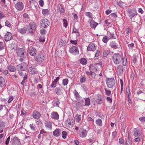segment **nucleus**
Returning <instances> with one entry per match:
<instances>
[{
  "label": "nucleus",
  "mask_w": 145,
  "mask_h": 145,
  "mask_svg": "<svg viewBox=\"0 0 145 145\" xmlns=\"http://www.w3.org/2000/svg\"><path fill=\"white\" fill-rule=\"evenodd\" d=\"M55 91L56 93L58 95L60 94L61 93V89H60V88H56V89Z\"/></svg>",
  "instance_id": "c03bdc74"
},
{
  "label": "nucleus",
  "mask_w": 145,
  "mask_h": 145,
  "mask_svg": "<svg viewBox=\"0 0 145 145\" xmlns=\"http://www.w3.org/2000/svg\"><path fill=\"white\" fill-rule=\"evenodd\" d=\"M110 45L111 46L114 48L116 49L118 48V45L114 42L112 41L110 42Z\"/></svg>",
  "instance_id": "c85d7f7f"
},
{
  "label": "nucleus",
  "mask_w": 145,
  "mask_h": 145,
  "mask_svg": "<svg viewBox=\"0 0 145 145\" xmlns=\"http://www.w3.org/2000/svg\"><path fill=\"white\" fill-rule=\"evenodd\" d=\"M85 16L89 18H92L93 15L91 13L89 12H86L85 13Z\"/></svg>",
  "instance_id": "c9c22d12"
},
{
  "label": "nucleus",
  "mask_w": 145,
  "mask_h": 145,
  "mask_svg": "<svg viewBox=\"0 0 145 145\" xmlns=\"http://www.w3.org/2000/svg\"><path fill=\"white\" fill-rule=\"evenodd\" d=\"M13 38L12 33L10 32H8L4 36V39L6 41L11 40Z\"/></svg>",
  "instance_id": "9b49d317"
},
{
  "label": "nucleus",
  "mask_w": 145,
  "mask_h": 145,
  "mask_svg": "<svg viewBox=\"0 0 145 145\" xmlns=\"http://www.w3.org/2000/svg\"><path fill=\"white\" fill-rule=\"evenodd\" d=\"M61 132L60 130L59 129H56L53 132L54 136L56 137H58L60 135Z\"/></svg>",
  "instance_id": "a878e982"
},
{
  "label": "nucleus",
  "mask_w": 145,
  "mask_h": 145,
  "mask_svg": "<svg viewBox=\"0 0 145 145\" xmlns=\"http://www.w3.org/2000/svg\"><path fill=\"white\" fill-rule=\"evenodd\" d=\"M110 39V38L109 37L107 36H105L103 37L102 41L104 43H106Z\"/></svg>",
  "instance_id": "2f4dec72"
},
{
  "label": "nucleus",
  "mask_w": 145,
  "mask_h": 145,
  "mask_svg": "<svg viewBox=\"0 0 145 145\" xmlns=\"http://www.w3.org/2000/svg\"><path fill=\"white\" fill-rule=\"evenodd\" d=\"M105 93L107 95H111V92L108 89L106 88H105Z\"/></svg>",
  "instance_id": "37998d69"
},
{
  "label": "nucleus",
  "mask_w": 145,
  "mask_h": 145,
  "mask_svg": "<svg viewBox=\"0 0 145 145\" xmlns=\"http://www.w3.org/2000/svg\"><path fill=\"white\" fill-rule=\"evenodd\" d=\"M46 31L45 29H42L40 31V33L42 35H45L46 33Z\"/></svg>",
  "instance_id": "bf43d9fd"
},
{
  "label": "nucleus",
  "mask_w": 145,
  "mask_h": 145,
  "mask_svg": "<svg viewBox=\"0 0 145 145\" xmlns=\"http://www.w3.org/2000/svg\"><path fill=\"white\" fill-rule=\"evenodd\" d=\"M13 99V97L12 96H10V97L8 101V103H10Z\"/></svg>",
  "instance_id": "4d7b16f0"
},
{
  "label": "nucleus",
  "mask_w": 145,
  "mask_h": 145,
  "mask_svg": "<svg viewBox=\"0 0 145 145\" xmlns=\"http://www.w3.org/2000/svg\"><path fill=\"white\" fill-rule=\"evenodd\" d=\"M5 25L8 27H10L11 26V24L8 21H6L5 22Z\"/></svg>",
  "instance_id": "0e129e2a"
},
{
  "label": "nucleus",
  "mask_w": 145,
  "mask_h": 145,
  "mask_svg": "<svg viewBox=\"0 0 145 145\" xmlns=\"http://www.w3.org/2000/svg\"><path fill=\"white\" fill-rule=\"evenodd\" d=\"M90 104V99L89 98H87L85 100V105L86 106H89Z\"/></svg>",
  "instance_id": "a19ab883"
},
{
  "label": "nucleus",
  "mask_w": 145,
  "mask_h": 145,
  "mask_svg": "<svg viewBox=\"0 0 145 145\" xmlns=\"http://www.w3.org/2000/svg\"><path fill=\"white\" fill-rule=\"evenodd\" d=\"M133 135L135 137H141L142 135V132L140 129H137L134 130Z\"/></svg>",
  "instance_id": "2eb2a0df"
},
{
  "label": "nucleus",
  "mask_w": 145,
  "mask_h": 145,
  "mask_svg": "<svg viewBox=\"0 0 145 145\" xmlns=\"http://www.w3.org/2000/svg\"><path fill=\"white\" fill-rule=\"evenodd\" d=\"M87 132L85 130H82L79 134L80 136L82 138L86 137L87 135Z\"/></svg>",
  "instance_id": "5701e85b"
},
{
  "label": "nucleus",
  "mask_w": 145,
  "mask_h": 145,
  "mask_svg": "<svg viewBox=\"0 0 145 145\" xmlns=\"http://www.w3.org/2000/svg\"><path fill=\"white\" fill-rule=\"evenodd\" d=\"M69 82L68 79L67 78L64 79L63 80L62 83L63 84L64 86H67Z\"/></svg>",
  "instance_id": "ea45409f"
},
{
  "label": "nucleus",
  "mask_w": 145,
  "mask_h": 145,
  "mask_svg": "<svg viewBox=\"0 0 145 145\" xmlns=\"http://www.w3.org/2000/svg\"><path fill=\"white\" fill-rule=\"evenodd\" d=\"M42 12V14L44 16L48 15L49 14V10L48 9H43Z\"/></svg>",
  "instance_id": "e433bc0d"
},
{
  "label": "nucleus",
  "mask_w": 145,
  "mask_h": 145,
  "mask_svg": "<svg viewBox=\"0 0 145 145\" xmlns=\"http://www.w3.org/2000/svg\"><path fill=\"white\" fill-rule=\"evenodd\" d=\"M74 119L76 122H80L81 120V115L77 114L75 116Z\"/></svg>",
  "instance_id": "c756f323"
},
{
  "label": "nucleus",
  "mask_w": 145,
  "mask_h": 145,
  "mask_svg": "<svg viewBox=\"0 0 145 145\" xmlns=\"http://www.w3.org/2000/svg\"><path fill=\"white\" fill-rule=\"evenodd\" d=\"M128 13V16L131 19L135 15H137V14L136 11L134 9H130L129 10Z\"/></svg>",
  "instance_id": "9d476101"
},
{
  "label": "nucleus",
  "mask_w": 145,
  "mask_h": 145,
  "mask_svg": "<svg viewBox=\"0 0 145 145\" xmlns=\"http://www.w3.org/2000/svg\"><path fill=\"white\" fill-rule=\"evenodd\" d=\"M102 99L101 98L97 99L96 100V102L97 104H101L102 102Z\"/></svg>",
  "instance_id": "3c124183"
},
{
  "label": "nucleus",
  "mask_w": 145,
  "mask_h": 145,
  "mask_svg": "<svg viewBox=\"0 0 145 145\" xmlns=\"http://www.w3.org/2000/svg\"><path fill=\"white\" fill-rule=\"evenodd\" d=\"M69 52L74 55L79 54L78 49L76 46H72L71 47L69 50Z\"/></svg>",
  "instance_id": "39448f33"
},
{
  "label": "nucleus",
  "mask_w": 145,
  "mask_h": 145,
  "mask_svg": "<svg viewBox=\"0 0 145 145\" xmlns=\"http://www.w3.org/2000/svg\"><path fill=\"white\" fill-rule=\"evenodd\" d=\"M139 120L141 121H145V117H143L140 118H139Z\"/></svg>",
  "instance_id": "774afa93"
},
{
  "label": "nucleus",
  "mask_w": 145,
  "mask_h": 145,
  "mask_svg": "<svg viewBox=\"0 0 145 145\" xmlns=\"http://www.w3.org/2000/svg\"><path fill=\"white\" fill-rule=\"evenodd\" d=\"M110 39H115L116 37L115 36L114 34L113 33H110Z\"/></svg>",
  "instance_id": "69168bd1"
},
{
  "label": "nucleus",
  "mask_w": 145,
  "mask_h": 145,
  "mask_svg": "<svg viewBox=\"0 0 145 145\" xmlns=\"http://www.w3.org/2000/svg\"><path fill=\"white\" fill-rule=\"evenodd\" d=\"M5 127V124L3 121L0 120V133H2Z\"/></svg>",
  "instance_id": "412c9836"
},
{
  "label": "nucleus",
  "mask_w": 145,
  "mask_h": 145,
  "mask_svg": "<svg viewBox=\"0 0 145 145\" xmlns=\"http://www.w3.org/2000/svg\"><path fill=\"white\" fill-rule=\"evenodd\" d=\"M96 123L97 125L100 126L102 125V120L100 118H99L96 120Z\"/></svg>",
  "instance_id": "72a5a7b5"
},
{
  "label": "nucleus",
  "mask_w": 145,
  "mask_h": 145,
  "mask_svg": "<svg viewBox=\"0 0 145 145\" xmlns=\"http://www.w3.org/2000/svg\"><path fill=\"white\" fill-rule=\"evenodd\" d=\"M15 6L17 10L20 11L23 9L24 6L23 3L22 2L18 1L15 5Z\"/></svg>",
  "instance_id": "0eeeda50"
},
{
  "label": "nucleus",
  "mask_w": 145,
  "mask_h": 145,
  "mask_svg": "<svg viewBox=\"0 0 145 145\" xmlns=\"http://www.w3.org/2000/svg\"><path fill=\"white\" fill-rule=\"evenodd\" d=\"M4 48V44L2 42H0V50H2Z\"/></svg>",
  "instance_id": "5fc2aeb1"
},
{
  "label": "nucleus",
  "mask_w": 145,
  "mask_h": 145,
  "mask_svg": "<svg viewBox=\"0 0 145 145\" xmlns=\"http://www.w3.org/2000/svg\"><path fill=\"white\" fill-rule=\"evenodd\" d=\"M39 3L41 7H43L44 4V1L43 0H40L39 2Z\"/></svg>",
  "instance_id": "603ef678"
},
{
  "label": "nucleus",
  "mask_w": 145,
  "mask_h": 145,
  "mask_svg": "<svg viewBox=\"0 0 145 145\" xmlns=\"http://www.w3.org/2000/svg\"><path fill=\"white\" fill-rule=\"evenodd\" d=\"M50 116L54 120H58L59 118V115L57 112H52Z\"/></svg>",
  "instance_id": "f3484780"
},
{
  "label": "nucleus",
  "mask_w": 145,
  "mask_h": 145,
  "mask_svg": "<svg viewBox=\"0 0 145 145\" xmlns=\"http://www.w3.org/2000/svg\"><path fill=\"white\" fill-rule=\"evenodd\" d=\"M44 58V56L41 54H37L35 57V59L38 62L43 61Z\"/></svg>",
  "instance_id": "6e6552de"
},
{
  "label": "nucleus",
  "mask_w": 145,
  "mask_h": 145,
  "mask_svg": "<svg viewBox=\"0 0 145 145\" xmlns=\"http://www.w3.org/2000/svg\"><path fill=\"white\" fill-rule=\"evenodd\" d=\"M119 142L120 144H124V140L122 138H120L119 139Z\"/></svg>",
  "instance_id": "052dcab7"
},
{
  "label": "nucleus",
  "mask_w": 145,
  "mask_h": 145,
  "mask_svg": "<svg viewBox=\"0 0 145 145\" xmlns=\"http://www.w3.org/2000/svg\"><path fill=\"white\" fill-rule=\"evenodd\" d=\"M45 125L46 128L50 130L52 129V123L50 121H46L45 122Z\"/></svg>",
  "instance_id": "4be33fe9"
},
{
  "label": "nucleus",
  "mask_w": 145,
  "mask_h": 145,
  "mask_svg": "<svg viewBox=\"0 0 145 145\" xmlns=\"http://www.w3.org/2000/svg\"><path fill=\"white\" fill-rule=\"evenodd\" d=\"M65 124L67 127H69L70 126H72L73 125V123L72 122L71 119H68L66 121Z\"/></svg>",
  "instance_id": "393cba45"
},
{
  "label": "nucleus",
  "mask_w": 145,
  "mask_h": 145,
  "mask_svg": "<svg viewBox=\"0 0 145 145\" xmlns=\"http://www.w3.org/2000/svg\"><path fill=\"white\" fill-rule=\"evenodd\" d=\"M140 139L141 138L140 137H137L134 140L136 142H138L140 141Z\"/></svg>",
  "instance_id": "338daca9"
},
{
  "label": "nucleus",
  "mask_w": 145,
  "mask_h": 145,
  "mask_svg": "<svg viewBox=\"0 0 145 145\" xmlns=\"http://www.w3.org/2000/svg\"><path fill=\"white\" fill-rule=\"evenodd\" d=\"M24 50L23 48H20L17 52V54L18 56L25 58V56L24 55Z\"/></svg>",
  "instance_id": "f8f14e48"
},
{
  "label": "nucleus",
  "mask_w": 145,
  "mask_h": 145,
  "mask_svg": "<svg viewBox=\"0 0 145 145\" xmlns=\"http://www.w3.org/2000/svg\"><path fill=\"white\" fill-rule=\"evenodd\" d=\"M87 49L88 51H94L96 50V46L94 44H90L89 45Z\"/></svg>",
  "instance_id": "4468645a"
},
{
  "label": "nucleus",
  "mask_w": 145,
  "mask_h": 145,
  "mask_svg": "<svg viewBox=\"0 0 145 145\" xmlns=\"http://www.w3.org/2000/svg\"><path fill=\"white\" fill-rule=\"evenodd\" d=\"M5 84V81L4 78L0 76V86L2 87L4 86Z\"/></svg>",
  "instance_id": "bb28decb"
},
{
  "label": "nucleus",
  "mask_w": 145,
  "mask_h": 145,
  "mask_svg": "<svg viewBox=\"0 0 145 145\" xmlns=\"http://www.w3.org/2000/svg\"><path fill=\"white\" fill-rule=\"evenodd\" d=\"M37 25L33 22H31L29 24L28 30L30 32H32L33 31L35 30L37 28Z\"/></svg>",
  "instance_id": "1a4fd4ad"
},
{
  "label": "nucleus",
  "mask_w": 145,
  "mask_h": 145,
  "mask_svg": "<svg viewBox=\"0 0 145 145\" xmlns=\"http://www.w3.org/2000/svg\"><path fill=\"white\" fill-rule=\"evenodd\" d=\"M93 67V71L95 72L97 71L101 68L102 63H99L95 64Z\"/></svg>",
  "instance_id": "ddd939ff"
},
{
  "label": "nucleus",
  "mask_w": 145,
  "mask_h": 145,
  "mask_svg": "<svg viewBox=\"0 0 145 145\" xmlns=\"http://www.w3.org/2000/svg\"><path fill=\"white\" fill-rule=\"evenodd\" d=\"M36 49L33 47L30 48L29 49V54L32 56H34L36 53Z\"/></svg>",
  "instance_id": "a211bd4d"
},
{
  "label": "nucleus",
  "mask_w": 145,
  "mask_h": 145,
  "mask_svg": "<svg viewBox=\"0 0 145 145\" xmlns=\"http://www.w3.org/2000/svg\"><path fill=\"white\" fill-rule=\"evenodd\" d=\"M132 144V142L131 140H130L129 134L128 135V139L126 140V145H131Z\"/></svg>",
  "instance_id": "58836bf2"
},
{
  "label": "nucleus",
  "mask_w": 145,
  "mask_h": 145,
  "mask_svg": "<svg viewBox=\"0 0 145 145\" xmlns=\"http://www.w3.org/2000/svg\"><path fill=\"white\" fill-rule=\"evenodd\" d=\"M67 135V133L66 131H64L62 132V137L63 138H66Z\"/></svg>",
  "instance_id": "a18cd8bd"
},
{
  "label": "nucleus",
  "mask_w": 145,
  "mask_h": 145,
  "mask_svg": "<svg viewBox=\"0 0 145 145\" xmlns=\"http://www.w3.org/2000/svg\"><path fill=\"white\" fill-rule=\"evenodd\" d=\"M8 69L10 72H14L16 71L15 67L12 65L8 66Z\"/></svg>",
  "instance_id": "f704fd0d"
},
{
  "label": "nucleus",
  "mask_w": 145,
  "mask_h": 145,
  "mask_svg": "<svg viewBox=\"0 0 145 145\" xmlns=\"http://www.w3.org/2000/svg\"><path fill=\"white\" fill-rule=\"evenodd\" d=\"M29 72L31 74H36L37 72L36 69L34 67H30L29 69Z\"/></svg>",
  "instance_id": "6ab92c4d"
},
{
  "label": "nucleus",
  "mask_w": 145,
  "mask_h": 145,
  "mask_svg": "<svg viewBox=\"0 0 145 145\" xmlns=\"http://www.w3.org/2000/svg\"><path fill=\"white\" fill-rule=\"evenodd\" d=\"M29 1L30 5H35L36 3V0H29Z\"/></svg>",
  "instance_id": "6e6d98bb"
},
{
  "label": "nucleus",
  "mask_w": 145,
  "mask_h": 145,
  "mask_svg": "<svg viewBox=\"0 0 145 145\" xmlns=\"http://www.w3.org/2000/svg\"><path fill=\"white\" fill-rule=\"evenodd\" d=\"M59 77H57L55 79L54 81L52 82L51 85V87L52 88H55L56 86V84L57 82L59 81Z\"/></svg>",
  "instance_id": "b1692460"
},
{
  "label": "nucleus",
  "mask_w": 145,
  "mask_h": 145,
  "mask_svg": "<svg viewBox=\"0 0 145 145\" xmlns=\"http://www.w3.org/2000/svg\"><path fill=\"white\" fill-rule=\"evenodd\" d=\"M63 26L66 27L68 25V23L67 20L66 19H64L63 20Z\"/></svg>",
  "instance_id": "09e8293b"
},
{
  "label": "nucleus",
  "mask_w": 145,
  "mask_h": 145,
  "mask_svg": "<svg viewBox=\"0 0 145 145\" xmlns=\"http://www.w3.org/2000/svg\"><path fill=\"white\" fill-rule=\"evenodd\" d=\"M27 29L25 27L19 29L18 30V31L22 34H24L25 33Z\"/></svg>",
  "instance_id": "7c9ffc66"
},
{
  "label": "nucleus",
  "mask_w": 145,
  "mask_h": 145,
  "mask_svg": "<svg viewBox=\"0 0 145 145\" xmlns=\"http://www.w3.org/2000/svg\"><path fill=\"white\" fill-rule=\"evenodd\" d=\"M123 67L121 65H119L117 67V72L119 75L122 73L123 72Z\"/></svg>",
  "instance_id": "aec40b11"
},
{
  "label": "nucleus",
  "mask_w": 145,
  "mask_h": 145,
  "mask_svg": "<svg viewBox=\"0 0 145 145\" xmlns=\"http://www.w3.org/2000/svg\"><path fill=\"white\" fill-rule=\"evenodd\" d=\"M40 24L41 27L42 28H45L50 24V22L46 19H42L40 20Z\"/></svg>",
  "instance_id": "7ed1b4c3"
},
{
  "label": "nucleus",
  "mask_w": 145,
  "mask_h": 145,
  "mask_svg": "<svg viewBox=\"0 0 145 145\" xmlns=\"http://www.w3.org/2000/svg\"><path fill=\"white\" fill-rule=\"evenodd\" d=\"M107 86L108 88H111L115 85V81L113 78H107L106 80Z\"/></svg>",
  "instance_id": "f03ea898"
},
{
  "label": "nucleus",
  "mask_w": 145,
  "mask_h": 145,
  "mask_svg": "<svg viewBox=\"0 0 145 145\" xmlns=\"http://www.w3.org/2000/svg\"><path fill=\"white\" fill-rule=\"evenodd\" d=\"M10 143L12 145H18L20 144V139L16 137H13L11 139Z\"/></svg>",
  "instance_id": "20e7f679"
},
{
  "label": "nucleus",
  "mask_w": 145,
  "mask_h": 145,
  "mask_svg": "<svg viewBox=\"0 0 145 145\" xmlns=\"http://www.w3.org/2000/svg\"><path fill=\"white\" fill-rule=\"evenodd\" d=\"M112 60L115 65L120 64L122 61V63L123 66H125L127 65V59L126 56H124L123 58L122 56L119 53L114 54L112 56Z\"/></svg>",
  "instance_id": "f257e3e1"
},
{
  "label": "nucleus",
  "mask_w": 145,
  "mask_h": 145,
  "mask_svg": "<svg viewBox=\"0 0 145 145\" xmlns=\"http://www.w3.org/2000/svg\"><path fill=\"white\" fill-rule=\"evenodd\" d=\"M70 42L72 44H73L74 45H76L77 44V40H71Z\"/></svg>",
  "instance_id": "864d4df0"
},
{
  "label": "nucleus",
  "mask_w": 145,
  "mask_h": 145,
  "mask_svg": "<svg viewBox=\"0 0 145 145\" xmlns=\"http://www.w3.org/2000/svg\"><path fill=\"white\" fill-rule=\"evenodd\" d=\"M126 92L128 95V98H129L130 94V88L129 87H127L126 88Z\"/></svg>",
  "instance_id": "8fccbe9b"
},
{
  "label": "nucleus",
  "mask_w": 145,
  "mask_h": 145,
  "mask_svg": "<svg viewBox=\"0 0 145 145\" xmlns=\"http://www.w3.org/2000/svg\"><path fill=\"white\" fill-rule=\"evenodd\" d=\"M106 100L108 102L110 103H111L112 101V99L109 97H107L106 98Z\"/></svg>",
  "instance_id": "680f3d73"
},
{
  "label": "nucleus",
  "mask_w": 145,
  "mask_h": 145,
  "mask_svg": "<svg viewBox=\"0 0 145 145\" xmlns=\"http://www.w3.org/2000/svg\"><path fill=\"white\" fill-rule=\"evenodd\" d=\"M80 63L83 65H85L87 63V60L85 58H82L80 60Z\"/></svg>",
  "instance_id": "473e14b6"
},
{
  "label": "nucleus",
  "mask_w": 145,
  "mask_h": 145,
  "mask_svg": "<svg viewBox=\"0 0 145 145\" xmlns=\"http://www.w3.org/2000/svg\"><path fill=\"white\" fill-rule=\"evenodd\" d=\"M86 78L85 76H83L81 77L80 79V81L81 83L84 82L86 81Z\"/></svg>",
  "instance_id": "de8ad7c7"
},
{
  "label": "nucleus",
  "mask_w": 145,
  "mask_h": 145,
  "mask_svg": "<svg viewBox=\"0 0 145 145\" xmlns=\"http://www.w3.org/2000/svg\"><path fill=\"white\" fill-rule=\"evenodd\" d=\"M27 68V64L25 63H22L17 66V70L19 71H24Z\"/></svg>",
  "instance_id": "423d86ee"
},
{
  "label": "nucleus",
  "mask_w": 145,
  "mask_h": 145,
  "mask_svg": "<svg viewBox=\"0 0 145 145\" xmlns=\"http://www.w3.org/2000/svg\"><path fill=\"white\" fill-rule=\"evenodd\" d=\"M100 53V51L99 50H97L96 51V52L95 54V57H97L99 56Z\"/></svg>",
  "instance_id": "e2e57ef3"
},
{
  "label": "nucleus",
  "mask_w": 145,
  "mask_h": 145,
  "mask_svg": "<svg viewBox=\"0 0 145 145\" xmlns=\"http://www.w3.org/2000/svg\"><path fill=\"white\" fill-rule=\"evenodd\" d=\"M98 25V23L94 22L93 21L91 20L90 22V26L91 27L93 28L95 27Z\"/></svg>",
  "instance_id": "cd10ccee"
},
{
  "label": "nucleus",
  "mask_w": 145,
  "mask_h": 145,
  "mask_svg": "<svg viewBox=\"0 0 145 145\" xmlns=\"http://www.w3.org/2000/svg\"><path fill=\"white\" fill-rule=\"evenodd\" d=\"M4 110L6 111L7 110V108L5 106L0 105V111Z\"/></svg>",
  "instance_id": "49530a36"
},
{
  "label": "nucleus",
  "mask_w": 145,
  "mask_h": 145,
  "mask_svg": "<svg viewBox=\"0 0 145 145\" xmlns=\"http://www.w3.org/2000/svg\"><path fill=\"white\" fill-rule=\"evenodd\" d=\"M57 8L59 10V11L60 12H65V10L64 8L61 6L60 4H59L57 6Z\"/></svg>",
  "instance_id": "4c0bfd02"
},
{
  "label": "nucleus",
  "mask_w": 145,
  "mask_h": 145,
  "mask_svg": "<svg viewBox=\"0 0 145 145\" xmlns=\"http://www.w3.org/2000/svg\"><path fill=\"white\" fill-rule=\"evenodd\" d=\"M30 127L31 128V129L33 131H35V127L33 125V124H30Z\"/></svg>",
  "instance_id": "13d9d810"
},
{
  "label": "nucleus",
  "mask_w": 145,
  "mask_h": 145,
  "mask_svg": "<svg viewBox=\"0 0 145 145\" xmlns=\"http://www.w3.org/2000/svg\"><path fill=\"white\" fill-rule=\"evenodd\" d=\"M74 93L76 99L77 100H79L80 99V98L78 92L76 91L74 92Z\"/></svg>",
  "instance_id": "79ce46f5"
},
{
  "label": "nucleus",
  "mask_w": 145,
  "mask_h": 145,
  "mask_svg": "<svg viewBox=\"0 0 145 145\" xmlns=\"http://www.w3.org/2000/svg\"><path fill=\"white\" fill-rule=\"evenodd\" d=\"M32 116L35 119H39L40 116V113L37 111H34L33 112Z\"/></svg>",
  "instance_id": "dca6fc26"
}]
</instances>
